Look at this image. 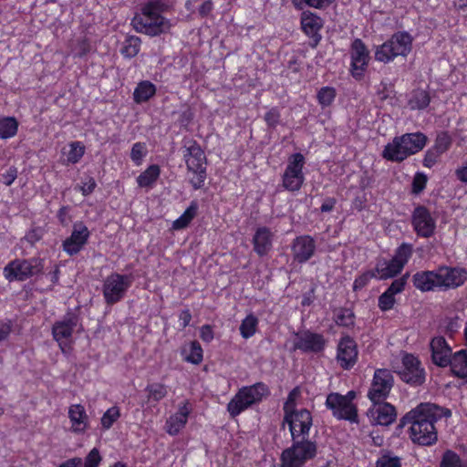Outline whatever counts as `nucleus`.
I'll list each match as a JSON object with an SVG mask.
<instances>
[{
	"label": "nucleus",
	"mask_w": 467,
	"mask_h": 467,
	"mask_svg": "<svg viewBox=\"0 0 467 467\" xmlns=\"http://www.w3.org/2000/svg\"><path fill=\"white\" fill-rule=\"evenodd\" d=\"M427 142L428 138L422 132L405 133L386 144L381 155L387 161L400 162L423 150Z\"/></svg>",
	"instance_id": "nucleus-4"
},
{
	"label": "nucleus",
	"mask_w": 467,
	"mask_h": 467,
	"mask_svg": "<svg viewBox=\"0 0 467 467\" xmlns=\"http://www.w3.org/2000/svg\"><path fill=\"white\" fill-rule=\"evenodd\" d=\"M200 337L204 342H211L213 339V330L211 326L204 325L200 329Z\"/></svg>",
	"instance_id": "nucleus-58"
},
{
	"label": "nucleus",
	"mask_w": 467,
	"mask_h": 467,
	"mask_svg": "<svg viewBox=\"0 0 467 467\" xmlns=\"http://www.w3.org/2000/svg\"><path fill=\"white\" fill-rule=\"evenodd\" d=\"M85 153V147L80 141H73L68 144V150L64 151L66 156L65 162L75 164L78 163Z\"/></svg>",
	"instance_id": "nucleus-39"
},
{
	"label": "nucleus",
	"mask_w": 467,
	"mask_h": 467,
	"mask_svg": "<svg viewBox=\"0 0 467 467\" xmlns=\"http://www.w3.org/2000/svg\"><path fill=\"white\" fill-rule=\"evenodd\" d=\"M428 182V177L425 173L421 171H418L415 173L412 184H411V192L414 194H420L426 187Z\"/></svg>",
	"instance_id": "nucleus-48"
},
{
	"label": "nucleus",
	"mask_w": 467,
	"mask_h": 467,
	"mask_svg": "<svg viewBox=\"0 0 467 467\" xmlns=\"http://www.w3.org/2000/svg\"><path fill=\"white\" fill-rule=\"evenodd\" d=\"M440 467H467V462L451 450H447L441 456Z\"/></svg>",
	"instance_id": "nucleus-40"
},
{
	"label": "nucleus",
	"mask_w": 467,
	"mask_h": 467,
	"mask_svg": "<svg viewBox=\"0 0 467 467\" xmlns=\"http://www.w3.org/2000/svg\"><path fill=\"white\" fill-rule=\"evenodd\" d=\"M407 276L395 279L388 289L379 296L378 306L381 311H389L392 309L396 304L395 296L405 289Z\"/></svg>",
	"instance_id": "nucleus-26"
},
{
	"label": "nucleus",
	"mask_w": 467,
	"mask_h": 467,
	"mask_svg": "<svg viewBox=\"0 0 467 467\" xmlns=\"http://www.w3.org/2000/svg\"><path fill=\"white\" fill-rule=\"evenodd\" d=\"M81 464L82 459L79 457H74L62 462L58 467H79Z\"/></svg>",
	"instance_id": "nucleus-63"
},
{
	"label": "nucleus",
	"mask_w": 467,
	"mask_h": 467,
	"mask_svg": "<svg viewBox=\"0 0 467 467\" xmlns=\"http://www.w3.org/2000/svg\"><path fill=\"white\" fill-rule=\"evenodd\" d=\"M454 173L458 181L467 183V162L458 167Z\"/></svg>",
	"instance_id": "nucleus-60"
},
{
	"label": "nucleus",
	"mask_w": 467,
	"mask_h": 467,
	"mask_svg": "<svg viewBox=\"0 0 467 467\" xmlns=\"http://www.w3.org/2000/svg\"><path fill=\"white\" fill-rule=\"evenodd\" d=\"M140 40L138 36H128L124 43L123 47L120 49V53L125 57H134L140 51Z\"/></svg>",
	"instance_id": "nucleus-43"
},
{
	"label": "nucleus",
	"mask_w": 467,
	"mask_h": 467,
	"mask_svg": "<svg viewBox=\"0 0 467 467\" xmlns=\"http://www.w3.org/2000/svg\"><path fill=\"white\" fill-rule=\"evenodd\" d=\"M449 364L451 365V371L459 378L464 379L467 377V350L462 349L454 353Z\"/></svg>",
	"instance_id": "nucleus-31"
},
{
	"label": "nucleus",
	"mask_w": 467,
	"mask_h": 467,
	"mask_svg": "<svg viewBox=\"0 0 467 467\" xmlns=\"http://www.w3.org/2000/svg\"><path fill=\"white\" fill-rule=\"evenodd\" d=\"M451 415V410L431 403H420L402 418V424L410 423V437L420 445H431L437 441L434 422Z\"/></svg>",
	"instance_id": "nucleus-1"
},
{
	"label": "nucleus",
	"mask_w": 467,
	"mask_h": 467,
	"mask_svg": "<svg viewBox=\"0 0 467 467\" xmlns=\"http://www.w3.org/2000/svg\"><path fill=\"white\" fill-rule=\"evenodd\" d=\"M69 430L77 435L84 434L90 427V419L86 409L81 404H72L68 407Z\"/></svg>",
	"instance_id": "nucleus-22"
},
{
	"label": "nucleus",
	"mask_w": 467,
	"mask_h": 467,
	"mask_svg": "<svg viewBox=\"0 0 467 467\" xmlns=\"http://www.w3.org/2000/svg\"><path fill=\"white\" fill-rule=\"evenodd\" d=\"M156 93V87L149 80L140 81L134 89L133 99L140 104L148 101Z\"/></svg>",
	"instance_id": "nucleus-35"
},
{
	"label": "nucleus",
	"mask_w": 467,
	"mask_h": 467,
	"mask_svg": "<svg viewBox=\"0 0 467 467\" xmlns=\"http://www.w3.org/2000/svg\"><path fill=\"white\" fill-rule=\"evenodd\" d=\"M394 384L391 372L386 368L375 370L368 398L372 403H378L387 399Z\"/></svg>",
	"instance_id": "nucleus-14"
},
{
	"label": "nucleus",
	"mask_w": 467,
	"mask_h": 467,
	"mask_svg": "<svg viewBox=\"0 0 467 467\" xmlns=\"http://www.w3.org/2000/svg\"><path fill=\"white\" fill-rule=\"evenodd\" d=\"M192 407L188 401L181 403L178 410L165 422V431L169 435L175 436L186 426Z\"/></svg>",
	"instance_id": "nucleus-23"
},
{
	"label": "nucleus",
	"mask_w": 467,
	"mask_h": 467,
	"mask_svg": "<svg viewBox=\"0 0 467 467\" xmlns=\"http://www.w3.org/2000/svg\"><path fill=\"white\" fill-rule=\"evenodd\" d=\"M413 284L422 292L440 290L438 269L416 273L413 275Z\"/></svg>",
	"instance_id": "nucleus-29"
},
{
	"label": "nucleus",
	"mask_w": 467,
	"mask_h": 467,
	"mask_svg": "<svg viewBox=\"0 0 467 467\" xmlns=\"http://www.w3.org/2000/svg\"><path fill=\"white\" fill-rule=\"evenodd\" d=\"M451 142L450 136L447 133H441L437 136L432 148L442 154L450 148Z\"/></svg>",
	"instance_id": "nucleus-51"
},
{
	"label": "nucleus",
	"mask_w": 467,
	"mask_h": 467,
	"mask_svg": "<svg viewBox=\"0 0 467 467\" xmlns=\"http://www.w3.org/2000/svg\"><path fill=\"white\" fill-rule=\"evenodd\" d=\"M192 320V315L188 309L182 310L179 316V321L181 326L184 328L189 326Z\"/></svg>",
	"instance_id": "nucleus-62"
},
{
	"label": "nucleus",
	"mask_w": 467,
	"mask_h": 467,
	"mask_svg": "<svg viewBox=\"0 0 467 467\" xmlns=\"http://www.w3.org/2000/svg\"><path fill=\"white\" fill-rule=\"evenodd\" d=\"M334 0H292L294 6L302 10L306 5L314 8H323L329 5Z\"/></svg>",
	"instance_id": "nucleus-47"
},
{
	"label": "nucleus",
	"mask_w": 467,
	"mask_h": 467,
	"mask_svg": "<svg viewBox=\"0 0 467 467\" xmlns=\"http://www.w3.org/2000/svg\"><path fill=\"white\" fill-rule=\"evenodd\" d=\"M377 467H400V461L398 457L384 455L377 461Z\"/></svg>",
	"instance_id": "nucleus-54"
},
{
	"label": "nucleus",
	"mask_w": 467,
	"mask_h": 467,
	"mask_svg": "<svg viewBox=\"0 0 467 467\" xmlns=\"http://www.w3.org/2000/svg\"><path fill=\"white\" fill-rule=\"evenodd\" d=\"M377 278V275L375 271H369L362 274L358 277H357L353 284V289L354 290H359L366 286L368 283L372 279Z\"/></svg>",
	"instance_id": "nucleus-53"
},
{
	"label": "nucleus",
	"mask_w": 467,
	"mask_h": 467,
	"mask_svg": "<svg viewBox=\"0 0 467 467\" xmlns=\"http://www.w3.org/2000/svg\"><path fill=\"white\" fill-rule=\"evenodd\" d=\"M183 159L190 174L189 182L195 189L202 188L206 179V156L200 145L190 140L183 150Z\"/></svg>",
	"instance_id": "nucleus-5"
},
{
	"label": "nucleus",
	"mask_w": 467,
	"mask_h": 467,
	"mask_svg": "<svg viewBox=\"0 0 467 467\" xmlns=\"http://www.w3.org/2000/svg\"><path fill=\"white\" fill-rule=\"evenodd\" d=\"M400 375L403 381L410 385L419 386L425 381V370L418 358L411 354L403 356Z\"/></svg>",
	"instance_id": "nucleus-17"
},
{
	"label": "nucleus",
	"mask_w": 467,
	"mask_h": 467,
	"mask_svg": "<svg viewBox=\"0 0 467 467\" xmlns=\"http://www.w3.org/2000/svg\"><path fill=\"white\" fill-rule=\"evenodd\" d=\"M280 119V114L276 109H271L266 112L265 119L269 126L275 127Z\"/></svg>",
	"instance_id": "nucleus-56"
},
{
	"label": "nucleus",
	"mask_w": 467,
	"mask_h": 467,
	"mask_svg": "<svg viewBox=\"0 0 467 467\" xmlns=\"http://www.w3.org/2000/svg\"><path fill=\"white\" fill-rule=\"evenodd\" d=\"M369 51L359 38H356L350 47V71L353 78L360 79L369 62Z\"/></svg>",
	"instance_id": "nucleus-15"
},
{
	"label": "nucleus",
	"mask_w": 467,
	"mask_h": 467,
	"mask_svg": "<svg viewBox=\"0 0 467 467\" xmlns=\"http://www.w3.org/2000/svg\"><path fill=\"white\" fill-rule=\"evenodd\" d=\"M317 452V443L309 440H293V444L283 451L282 467H304Z\"/></svg>",
	"instance_id": "nucleus-7"
},
{
	"label": "nucleus",
	"mask_w": 467,
	"mask_h": 467,
	"mask_svg": "<svg viewBox=\"0 0 467 467\" xmlns=\"http://www.w3.org/2000/svg\"><path fill=\"white\" fill-rule=\"evenodd\" d=\"M433 362L440 367H446L451 357V348L443 337H435L431 341Z\"/></svg>",
	"instance_id": "nucleus-28"
},
{
	"label": "nucleus",
	"mask_w": 467,
	"mask_h": 467,
	"mask_svg": "<svg viewBox=\"0 0 467 467\" xmlns=\"http://www.w3.org/2000/svg\"><path fill=\"white\" fill-rule=\"evenodd\" d=\"M17 171L16 168L11 167L9 168L5 173L3 175L4 178V183L7 186L11 185L15 180L16 179Z\"/></svg>",
	"instance_id": "nucleus-59"
},
{
	"label": "nucleus",
	"mask_w": 467,
	"mask_h": 467,
	"mask_svg": "<svg viewBox=\"0 0 467 467\" xmlns=\"http://www.w3.org/2000/svg\"><path fill=\"white\" fill-rule=\"evenodd\" d=\"M78 324V318L75 314L68 313L61 320L57 321L52 327L54 339L58 343L61 350L66 348L71 341L73 332Z\"/></svg>",
	"instance_id": "nucleus-16"
},
{
	"label": "nucleus",
	"mask_w": 467,
	"mask_h": 467,
	"mask_svg": "<svg viewBox=\"0 0 467 467\" xmlns=\"http://www.w3.org/2000/svg\"><path fill=\"white\" fill-rule=\"evenodd\" d=\"M97 183L92 177H88L82 185L79 186V191L84 196L90 194L96 188Z\"/></svg>",
	"instance_id": "nucleus-55"
},
{
	"label": "nucleus",
	"mask_w": 467,
	"mask_h": 467,
	"mask_svg": "<svg viewBox=\"0 0 467 467\" xmlns=\"http://www.w3.org/2000/svg\"><path fill=\"white\" fill-rule=\"evenodd\" d=\"M411 48V36L406 32H398L376 47L375 59L387 64L393 61L397 57H406Z\"/></svg>",
	"instance_id": "nucleus-6"
},
{
	"label": "nucleus",
	"mask_w": 467,
	"mask_h": 467,
	"mask_svg": "<svg viewBox=\"0 0 467 467\" xmlns=\"http://www.w3.org/2000/svg\"><path fill=\"white\" fill-rule=\"evenodd\" d=\"M412 251V245L404 243L398 247L392 259L379 260L374 270L377 278L380 280L388 279L400 274L410 258Z\"/></svg>",
	"instance_id": "nucleus-10"
},
{
	"label": "nucleus",
	"mask_w": 467,
	"mask_h": 467,
	"mask_svg": "<svg viewBox=\"0 0 467 467\" xmlns=\"http://www.w3.org/2000/svg\"><path fill=\"white\" fill-rule=\"evenodd\" d=\"M131 285V275L118 273L108 275L103 283V296L106 303L113 305L120 301Z\"/></svg>",
	"instance_id": "nucleus-12"
},
{
	"label": "nucleus",
	"mask_w": 467,
	"mask_h": 467,
	"mask_svg": "<svg viewBox=\"0 0 467 467\" xmlns=\"http://www.w3.org/2000/svg\"><path fill=\"white\" fill-rule=\"evenodd\" d=\"M441 153L432 147L429 149L423 158L422 164L426 168H432L439 161Z\"/></svg>",
	"instance_id": "nucleus-50"
},
{
	"label": "nucleus",
	"mask_w": 467,
	"mask_h": 467,
	"mask_svg": "<svg viewBox=\"0 0 467 467\" xmlns=\"http://www.w3.org/2000/svg\"><path fill=\"white\" fill-rule=\"evenodd\" d=\"M337 91L332 87L321 88L317 95V101L322 108L330 106L335 100Z\"/></svg>",
	"instance_id": "nucleus-45"
},
{
	"label": "nucleus",
	"mask_w": 467,
	"mask_h": 467,
	"mask_svg": "<svg viewBox=\"0 0 467 467\" xmlns=\"http://www.w3.org/2000/svg\"><path fill=\"white\" fill-rule=\"evenodd\" d=\"M301 26L306 35L315 36L322 26V21L315 14L304 12L301 17Z\"/></svg>",
	"instance_id": "nucleus-34"
},
{
	"label": "nucleus",
	"mask_w": 467,
	"mask_h": 467,
	"mask_svg": "<svg viewBox=\"0 0 467 467\" xmlns=\"http://www.w3.org/2000/svg\"><path fill=\"white\" fill-rule=\"evenodd\" d=\"M102 458L99 451L97 448H93L86 456L83 467H99Z\"/></svg>",
	"instance_id": "nucleus-52"
},
{
	"label": "nucleus",
	"mask_w": 467,
	"mask_h": 467,
	"mask_svg": "<svg viewBox=\"0 0 467 467\" xmlns=\"http://www.w3.org/2000/svg\"><path fill=\"white\" fill-rule=\"evenodd\" d=\"M89 236L88 228L82 222H76L70 236L63 242V250L69 255L77 254L86 245Z\"/></svg>",
	"instance_id": "nucleus-18"
},
{
	"label": "nucleus",
	"mask_w": 467,
	"mask_h": 467,
	"mask_svg": "<svg viewBox=\"0 0 467 467\" xmlns=\"http://www.w3.org/2000/svg\"><path fill=\"white\" fill-rule=\"evenodd\" d=\"M368 416L372 424L389 426L395 420L397 413L391 404L378 402L368 410Z\"/></svg>",
	"instance_id": "nucleus-24"
},
{
	"label": "nucleus",
	"mask_w": 467,
	"mask_h": 467,
	"mask_svg": "<svg viewBox=\"0 0 467 467\" xmlns=\"http://www.w3.org/2000/svg\"><path fill=\"white\" fill-rule=\"evenodd\" d=\"M43 268V260L40 258L16 259L4 267L3 274L9 282L25 281L40 274Z\"/></svg>",
	"instance_id": "nucleus-11"
},
{
	"label": "nucleus",
	"mask_w": 467,
	"mask_h": 467,
	"mask_svg": "<svg viewBox=\"0 0 467 467\" xmlns=\"http://www.w3.org/2000/svg\"><path fill=\"white\" fill-rule=\"evenodd\" d=\"M18 121L14 117L0 118V139L8 140L14 138L18 131Z\"/></svg>",
	"instance_id": "nucleus-36"
},
{
	"label": "nucleus",
	"mask_w": 467,
	"mask_h": 467,
	"mask_svg": "<svg viewBox=\"0 0 467 467\" xmlns=\"http://www.w3.org/2000/svg\"><path fill=\"white\" fill-rule=\"evenodd\" d=\"M145 390L148 393V399L156 402L163 400L168 394V387L160 382L148 384Z\"/></svg>",
	"instance_id": "nucleus-41"
},
{
	"label": "nucleus",
	"mask_w": 467,
	"mask_h": 467,
	"mask_svg": "<svg viewBox=\"0 0 467 467\" xmlns=\"http://www.w3.org/2000/svg\"><path fill=\"white\" fill-rule=\"evenodd\" d=\"M197 204L192 202L184 213L172 223V228L174 230H181L188 226L192 220L196 215Z\"/></svg>",
	"instance_id": "nucleus-42"
},
{
	"label": "nucleus",
	"mask_w": 467,
	"mask_h": 467,
	"mask_svg": "<svg viewBox=\"0 0 467 467\" xmlns=\"http://www.w3.org/2000/svg\"><path fill=\"white\" fill-rule=\"evenodd\" d=\"M408 104L410 109H425L430 104V96L425 90H414L410 96Z\"/></svg>",
	"instance_id": "nucleus-38"
},
{
	"label": "nucleus",
	"mask_w": 467,
	"mask_h": 467,
	"mask_svg": "<svg viewBox=\"0 0 467 467\" xmlns=\"http://www.w3.org/2000/svg\"><path fill=\"white\" fill-rule=\"evenodd\" d=\"M182 356L185 361L198 365L202 361V348L197 341H192L182 347Z\"/></svg>",
	"instance_id": "nucleus-33"
},
{
	"label": "nucleus",
	"mask_w": 467,
	"mask_h": 467,
	"mask_svg": "<svg viewBox=\"0 0 467 467\" xmlns=\"http://www.w3.org/2000/svg\"><path fill=\"white\" fill-rule=\"evenodd\" d=\"M267 394L268 389L263 383L243 387L229 401L227 410L232 417H236L253 404L261 401Z\"/></svg>",
	"instance_id": "nucleus-8"
},
{
	"label": "nucleus",
	"mask_w": 467,
	"mask_h": 467,
	"mask_svg": "<svg viewBox=\"0 0 467 467\" xmlns=\"http://www.w3.org/2000/svg\"><path fill=\"white\" fill-rule=\"evenodd\" d=\"M259 319L254 314L247 315L241 322L239 330L243 338L248 339L255 335Z\"/></svg>",
	"instance_id": "nucleus-37"
},
{
	"label": "nucleus",
	"mask_w": 467,
	"mask_h": 467,
	"mask_svg": "<svg viewBox=\"0 0 467 467\" xmlns=\"http://www.w3.org/2000/svg\"><path fill=\"white\" fill-rule=\"evenodd\" d=\"M12 331V322L10 320L0 322V343L9 337Z\"/></svg>",
	"instance_id": "nucleus-57"
},
{
	"label": "nucleus",
	"mask_w": 467,
	"mask_h": 467,
	"mask_svg": "<svg viewBox=\"0 0 467 467\" xmlns=\"http://www.w3.org/2000/svg\"><path fill=\"white\" fill-rule=\"evenodd\" d=\"M315 250V240L309 235L296 237L292 244L293 257L300 264L308 261L313 256Z\"/></svg>",
	"instance_id": "nucleus-25"
},
{
	"label": "nucleus",
	"mask_w": 467,
	"mask_h": 467,
	"mask_svg": "<svg viewBox=\"0 0 467 467\" xmlns=\"http://www.w3.org/2000/svg\"><path fill=\"white\" fill-rule=\"evenodd\" d=\"M358 360V348L353 338L348 336L343 337L337 350V361L344 369H349Z\"/></svg>",
	"instance_id": "nucleus-19"
},
{
	"label": "nucleus",
	"mask_w": 467,
	"mask_h": 467,
	"mask_svg": "<svg viewBox=\"0 0 467 467\" xmlns=\"http://www.w3.org/2000/svg\"><path fill=\"white\" fill-rule=\"evenodd\" d=\"M42 237V234H41V231L40 230H36V229H34V230H31L29 231L26 236H25V239L30 243V244H35L36 243L37 241H39Z\"/></svg>",
	"instance_id": "nucleus-61"
},
{
	"label": "nucleus",
	"mask_w": 467,
	"mask_h": 467,
	"mask_svg": "<svg viewBox=\"0 0 467 467\" xmlns=\"http://www.w3.org/2000/svg\"><path fill=\"white\" fill-rule=\"evenodd\" d=\"M325 340L319 334L303 332L296 335L295 348L304 352H318L324 348Z\"/></svg>",
	"instance_id": "nucleus-27"
},
{
	"label": "nucleus",
	"mask_w": 467,
	"mask_h": 467,
	"mask_svg": "<svg viewBox=\"0 0 467 467\" xmlns=\"http://www.w3.org/2000/svg\"><path fill=\"white\" fill-rule=\"evenodd\" d=\"M412 225L419 236L430 237L436 228V221L425 207L419 206L412 213Z\"/></svg>",
	"instance_id": "nucleus-20"
},
{
	"label": "nucleus",
	"mask_w": 467,
	"mask_h": 467,
	"mask_svg": "<svg viewBox=\"0 0 467 467\" xmlns=\"http://www.w3.org/2000/svg\"><path fill=\"white\" fill-rule=\"evenodd\" d=\"M305 157L301 153H294L288 158L287 166L282 176L283 186L290 192L299 191L302 187L305 176L303 168Z\"/></svg>",
	"instance_id": "nucleus-13"
},
{
	"label": "nucleus",
	"mask_w": 467,
	"mask_h": 467,
	"mask_svg": "<svg viewBox=\"0 0 467 467\" xmlns=\"http://www.w3.org/2000/svg\"><path fill=\"white\" fill-rule=\"evenodd\" d=\"M147 153L148 150L146 144L144 142H136L131 147L130 159L136 166H140L143 162Z\"/></svg>",
	"instance_id": "nucleus-46"
},
{
	"label": "nucleus",
	"mask_w": 467,
	"mask_h": 467,
	"mask_svg": "<svg viewBox=\"0 0 467 467\" xmlns=\"http://www.w3.org/2000/svg\"><path fill=\"white\" fill-rule=\"evenodd\" d=\"M213 8V5L211 1H205L199 8V13L201 16H205L209 15Z\"/></svg>",
	"instance_id": "nucleus-64"
},
{
	"label": "nucleus",
	"mask_w": 467,
	"mask_h": 467,
	"mask_svg": "<svg viewBox=\"0 0 467 467\" xmlns=\"http://www.w3.org/2000/svg\"><path fill=\"white\" fill-rule=\"evenodd\" d=\"M299 396L298 389L296 388L290 391L284 405V421L288 425L293 440H307L313 419L309 410L296 408V400Z\"/></svg>",
	"instance_id": "nucleus-3"
},
{
	"label": "nucleus",
	"mask_w": 467,
	"mask_h": 467,
	"mask_svg": "<svg viewBox=\"0 0 467 467\" xmlns=\"http://www.w3.org/2000/svg\"><path fill=\"white\" fill-rule=\"evenodd\" d=\"M120 410L117 406L109 408L100 419L101 428L104 431L109 430L113 424L119 419Z\"/></svg>",
	"instance_id": "nucleus-44"
},
{
	"label": "nucleus",
	"mask_w": 467,
	"mask_h": 467,
	"mask_svg": "<svg viewBox=\"0 0 467 467\" xmlns=\"http://www.w3.org/2000/svg\"><path fill=\"white\" fill-rule=\"evenodd\" d=\"M273 234L266 227H259L253 238L254 250L260 255H265L272 249Z\"/></svg>",
	"instance_id": "nucleus-30"
},
{
	"label": "nucleus",
	"mask_w": 467,
	"mask_h": 467,
	"mask_svg": "<svg viewBox=\"0 0 467 467\" xmlns=\"http://www.w3.org/2000/svg\"><path fill=\"white\" fill-rule=\"evenodd\" d=\"M161 175V168L157 164L150 165L137 177V183L140 188H152Z\"/></svg>",
	"instance_id": "nucleus-32"
},
{
	"label": "nucleus",
	"mask_w": 467,
	"mask_h": 467,
	"mask_svg": "<svg viewBox=\"0 0 467 467\" xmlns=\"http://www.w3.org/2000/svg\"><path fill=\"white\" fill-rule=\"evenodd\" d=\"M168 9L164 0H150L141 8V13L132 20L134 28L140 33L157 36L170 30L171 23L161 14Z\"/></svg>",
	"instance_id": "nucleus-2"
},
{
	"label": "nucleus",
	"mask_w": 467,
	"mask_h": 467,
	"mask_svg": "<svg viewBox=\"0 0 467 467\" xmlns=\"http://www.w3.org/2000/svg\"><path fill=\"white\" fill-rule=\"evenodd\" d=\"M338 326L349 327L354 324V315L349 309H341L336 316Z\"/></svg>",
	"instance_id": "nucleus-49"
},
{
	"label": "nucleus",
	"mask_w": 467,
	"mask_h": 467,
	"mask_svg": "<svg viewBox=\"0 0 467 467\" xmlns=\"http://www.w3.org/2000/svg\"><path fill=\"white\" fill-rule=\"evenodd\" d=\"M440 290L453 289L463 285L467 273L459 267H440L438 269Z\"/></svg>",
	"instance_id": "nucleus-21"
},
{
	"label": "nucleus",
	"mask_w": 467,
	"mask_h": 467,
	"mask_svg": "<svg viewBox=\"0 0 467 467\" xmlns=\"http://www.w3.org/2000/svg\"><path fill=\"white\" fill-rule=\"evenodd\" d=\"M355 398L356 392L353 390L348 391L346 395L332 392L327 397L326 406L335 418L358 422V410L353 403Z\"/></svg>",
	"instance_id": "nucleus-9"
}]
</instances>
